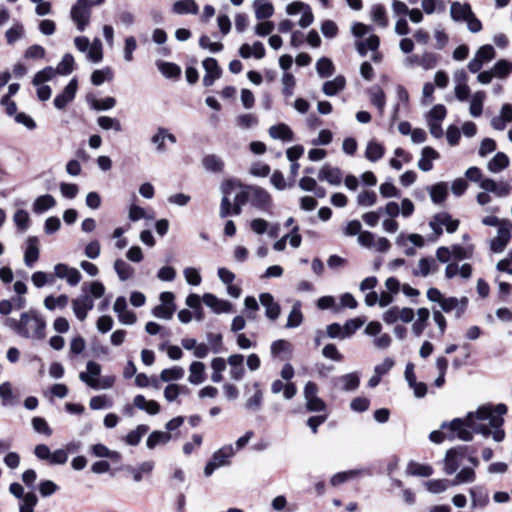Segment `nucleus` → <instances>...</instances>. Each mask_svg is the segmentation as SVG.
Segmentation results:
<instances>
[{
	"label": "nucleus",
	"instance_id": "obj_17",
	"mask_svg": "<svg viewBox=\"0 0 512 512\" xmlns=\"http://www.w3.org/2000/svg\"><path fill=\"white\" fill-rule=\"evenodd\" d=\"M203 302L210 307L215 313L229 312L231 310V303L225 300L218 299L215 295L206 293L203 296Z\"/></svg>",
	"mask_w": 512,
	"mask_h": 512
},
{
	"label": "nucleus",
	"instance_id": "obj_30",
	"mask_svg": "<svg viewBox=\"0 0 512 512\" xmlns=\"http://www.w3.org/2000/svg\"><path fill=\"white\" fill-rule=\"evenodd\" d=\"M384 153H385V148L381 143L376 142L374 140L368 142L366 151H365V157L369 161L376 162V161L380 160L384 156Z\"/></svg>",
	"mask_w": 512,
	"mask_h": 512
},
{
	"label": "nucleus",
	"instance_id": "obj_22",
	"mask_svg": "<svg viewBox=\"0 0 512 512\" xmlns=\"http://www.w3.org/2000/svg\"><path fill=\"white\" fill-rule=\"evenodd\" d=\"M172 11L178 15L193 14L196 15L199 12V7L195 0H179L176 1L172 6Z\"/></svg>",
	"mask_w": 512,
	"mask_h": 512
},
{
	"label": "nucleus",
	"instance_id": "obj_1",
	"mask_svg": "<svg viewBox=\"0 0 512 512\" xmlns=\"http://www.w3.org/2000/svg\"><path fill=\"white\" fill-rule=\"evenodd\" d=\"M4 325L18 336L26 339L42 340L46 336V320L36 310H29L20 315V319L8 317Z\"/></svg>",
	"mask_w": 512,
	"mask_h": 512
},
{
	"label": "nucleus",
	"instance_id": "obj_52",
	"mask_svg": "<svg viewBox=\"0 0 512 512\" xmlns=\"http://www.w3.org/2000/svg\"><path fill=\"white\" fill-rule=\"evenodd\" d=\"M492 72L496 77L505 78L512 72V62L501 59L495 63Z\"/></svg>",
	"mask_w": 512,
	"mask_h": 512
},
{
	"label": "nucleus",
	"instance_id": "obj_19",
	"mask_svg": "<svg viewBox=\"0 0 512 512\" xmlns=\"http://www.w3.org/2000/svg\"><path fill=\"white\" fill-rule=\"evenodd\" d=\"M371 103L378 109L380 115L384 113L386 105V95L382 88L378 85L371 87L368 90Z\"/></svg>",
	"mask_w": 512,
	"mask_h": 512
},
{
	"label": "nucleus",
	"instance_id": "obj_23",
	"mask_svg": "<svg viewBox=\"0 0 512 512\" xmlns=\"http://www.w3.org/2000/svg\"><path fill=\"white\" fill-rule=\"evenodd\" d=\"M39 258L38 240L36 237L28 238V246L24 254V262L27 267H32Z\"/></svg>",
	"mask_w": 512,
	"mask_h": 512
},
{
	"label": "nucleus",
	"instance_id": "obj_63",
	"mask_svg": "<svg viewBox=\"0 0 512 512\" xmlns=\"http://www.w3.org/2000/svg\"><path fill=\"white\" fill-rule=\"evenodd\" d=\"M483 63L491 61L495 57V49L492 45L481 46L475 54Z\"/></svg>",
	"mask_w": 512,
	"mask_h": 512
},
{
	"label": "nucleus",
	"instance_id": "obj_6",
	"mask_svg": "<svg viewBox=\"0 0 512 512\" xmlns=\"http://www.w3.org/2000/svg\"><path fill=\"white\" fill-rule=\"evenodd\" d=\"M234 454L232 446H225L214 452L212 458L207 462L204 468L205 476L209 477L213 472L229 463V458Z\"/></svg>",
	"mask_w": 512,
	"mask_h": 512
},
{
	"label": "nucleus",
	"instance_id": "obj_33",
	"mask_svg": "<svg viewBox=\"0 0 512 512\" xmlns=\"http://www.w3.org/2000/svg\"><path fill=\"white\" fill-rule=\"evenodd\" d=\"M418 267L419 270H414L413 275H421L423 277H427L430 273L436 271L438 265L436 264V261L433 258L424 257L419 260Z\"/></svg>",
	"mask_w": 512,
	"mask_h": 512
},
{
	"label": "nucleus",
	"instance_id": "obj_5",
	"mask_svg": "<svg viewBox=\"0 0 512 512\" xmlns=\"http://www.w3.org/2000/svg\"><path fill=\"white\" fill-rule=\"evenodd\" d=\"M90 0H77L71 8V18L79 31H84L90 22Z\"/></svg>",
	"mask_w": 512,
	"mask_h": 512
},
{
	"label": "nucleus",
	"instance_id": "obj_16",
	"mask_svg": "<svg viewBox=\"0 0 512 512\" xmlns=\"http://www.w3.org/2000/svg\"><path fill=\"white\" fill-rule=\"evenodd\" d=\"M472 508H485L489 503L488 491L483 486H475L469 489Z\"/></svg>",
	"mask_w": 512,
	"mask_h": 512
},
{
	"label": "nucleus",
	"instance_id": "obj_57",
	"mask_svg": "<svg viewBox=\"0 0 512 512\" xmlns=\"http://www.w3.org/2000/svg\"><path fill=\"white\" fill-rule=\"evenodd\" d=\"M365 320L361 318L350 319L345 322L344 326H342L344 338H349L352 336L363 324Z\"/></svg>",
	"mask_w": 512,
	"mask_h": 512
},
{
	"label": "nucleus",
	"instance_id": "obj_35",
	"mask_svg": "<svg viewBox=\"0 0 512 512\" xmlns=\"http://www.w3.org/2000/svg\"><path fill=\"white\" fill-rule=\"evenodd\" d=\"M171 434L163 431H153L147 438L146 445L149 449H154L157 445L166 444L171 440Z\"/></svg>",
	"mask_w": 512,
	"mask_h": 512
},
{
	"label": "nucleus",
	"instance_id": "obj_49",
	"mask_svg": "<svg viewBox=\"0 0 512 512\" xmlns=\"http://www.w3.org/2000/svg\"><path fill=\"white\" fill-rule=\"evenodd\" d=\"M68 302H69V298L65 294L59 295L58 297H54V296L50 295L44 299V306L48 310H54L56 307H58V308L66 307Z\"/></svg>",
	"mask_w": 512,
	"mask_h": 512
},
{
	"label": "nucleus",
	"instance_id": "obj_7",
	"mask_svg": "<svg viewBox=\"0 0 512 512\" xmlns=\"http://www.w3.org/2000/svg\"><path fill=\"white\" fill-rule=\"evenodd\" d=\"M162 304L152 309V314L156 318L169 320L172 318L176 306L174 304V294L172 292H162L160 294Z\"/></svg>",
	"mask_w": 512,
	"mask_h": 512
},
{
	"label": "nucleus",
	"instance_id": "obj_29",
	"mask_svg": "<svg viewBox=\"0 0 512 512\" xmlns=\"http://www.w3.org/2000/svg\"><path fill=\"white\" fill-rule=\"evenodd\" d=\"M431 200L435 204L444 202L448 195V188L445 182H439L429 188Z\"/></svg>",
	"mask_w": 512,
	"mask_h": 512
},
{
	"label": "nucleus",
	"instance_id": "obj_21",
	"mask_svg": "<svg viewBox=\"0 0 512 512\" xmlns=\"http://www.w3.org/2000/svg\"><path fill=\"white\" fill-rule=\"evenodd\" d=\"M433 472L432 466L420 464L414 460L409 461L406 468V474L411 476L429 477Z\"/></svg>",
	"mask_w": 512,
	"mask_h": 512
},
{
	"label": "nucleus",
	"instance_id": "obj_55",
	"mask_svg": "<svg viewBox=\"0 0 512 512\" xmlns=\"http://www.w3.org/2000/svg\"><path fill=\"white\" fill-rule=\"evenodd\" d=\"M87 58L93 63H98L102 60V43L99 39H95L90 45Z\"/></svg>",
	"mask_w": 512,
	"mask_h": 512
},
{
	"label": "nucleus",
	"instance_id": "obj_24",
	"mask_svg": "<svg viewBox=\"0 0 512 512\" xmlns=\"http://www.w3.org/2000/svg\"><path fill=\"white\" fill-rule=\"evenodd\" d=\"M346 80L345 77L339 75L335 77L333 80L326 81L323 84L322 90L323 93L327 96H334L338 92L342 91L345 88Z\"/></svg>",
	"mask_w": 512,
	"mask_h": 512
},
{
	"label": "nucleus",
	"instance_id": "obj_15",
	"mask_svg": "<svg viewBox=\"0 0 512 512\" xmlns=\"http://www.w3.org/2000/svg\"><path fill=\"white\" fill-rule=\"evenodd\" d=\"M230 366V377L234 381H240L245 375L244 356L242 354L230 355L227 359Z\"/></svg>",
	"mask_w": 512,
	"mask_h": 512
},
{
	"label": "nucleus",
	"instance_id": "obj_45",
	"mask_svg": "<svg viewBox=\"0 0 512 512\" xmlns=\"http://www.w3.org/2000/svg\"><path fill=\"white\" fill-rule=\"evenodd\" d=\"M426 489L433 494H439L446 491L451 486V480L434 479L425 482Z\"/></svg>",
	"mask_w": 512,
	"mask_h": 512
},
{
	"label": "nucleus",
	"instance_id": "obj_44",
	"mask_svg": "<svg viewBox=\"0 0 512 512\" xmlns=\"http://www.w3.org/2000/svg\"><path fill=\"white\" fill-rule=\"evenodd\" d=\"M149 427L145 424L138 425L134 430L130 431L126 436V443L136 446L140 443L142 437L148 432Z\"/></svg>",
	"mask_w": 512,
	"mask_h": 512
},
{
	"label": "nucleus",
	"instance_id": "obj_48",
	"mask_svg": "<svg viewBox=\"0 0 512 512\" xmlns=\"http://www.w3.org/2000/svg\"><path fill=\"white\" fill-rule=\"evenodd\" d=\"M184 374H185V371L182 367L174 366L172 368L162 370L160 373V379L163 382L180 380L183 378Z\"/></svg>",
	"mask_w": 512,
	"mask_h": 512
},
{
	"label": "nucleus",
	"instance_id": "obj_25",
	"mask_svg": "<svg viewBox=\"0 0 512 512\" xmlns=\"http://www.w3.org/2000/svg\"><path fill=\"white\" fill-rule=\"evenodd\" d=\"M190 375L188 381L191 384L198 385L205 380V365L202 362L194 361L189 367Z\"/></svg>",
	"mask_w": 512,
	"mask_h": 512
},
{
	"label": "nucleus",
	"instance_id": "obj_42",
	"mask_svg": "<svg viewBox=\"0 0 512 512\" xmlns=\"http://www.w3.org/2000/svg\"><path fill=\"white\" fill-rule=\"evenodd\" d=\"M114 77L113 70L110 67L93 71L91 75V82L95 86H100L104 81H111Z\"/></svg>",
	"mask_w": 512,
	"mask_h": 512
},
{
	"label": "nucleus",
	"instance_id": "obj_59",
	"mask_svg": "<svg viewBox=\"0 0 512 512\" xmlns=\"http://www.w3.org/2000/svg\"><path fill=\"white\" fill-rule=\"evenodd\" d=\"M54 75H55V70L52 67H50V66L45 67L44 69H42L41 71L37 72L34 75L32 83L35 86H39L42 83L51 80Z\"/></svg>",
	"mask_w": 512,
	"mask_h": 512
},
{
	"label": "nucleus",
	"instance_id": "obj_31",
	"mask_svg": "<svg viewBox=\"0 0 512 512\" xmlns=\"http://www.w3.org/2000/svg\"><path fill=\"white\" fill-rule=\"evenodd\" d=\"M156 65L159 71L166 78L176 79L179 78L181 75V68L175 63L158 60L156 62Z\"/></svg>",
	"mask_w": 512,
	"mask_h": 512
},
{
	"label": "nucleus",
	"instance_id": "obj_26",
	"mask_svg": "<svg viewBox=\"0 0 512 512\" xmlns=\"http://www.w3.org/2000/svg\"><path fill=\"white\" fill-rule=\"evenodd\" d=\"M417 316V320L412 325V332L416 337H419L426 328L427 321L430 317V311L427 308H419L417 310Z\"/></svg>",
	"mask_w": 512,
	"mask_h": 512
},
{
	"label": "nucleus",
	"instance_id": "obj_56",
	"mask_svg": "<svg viewBox=\"0 0 512 512\" xmlns=\"http://www.w3.org/2000/svg\"><path fill=\"white\" fill-rule=\"evenodd\" d=\"M154 468L153 461H145L142 462L137 468H131V472L133 474V480L135 482H140L142 480L143 474H149Z\"/></svg>",
	"mask_w": 512,
	"mask_h": 512
},
{
	"label": "nucleus",
	"instance_id": "obj_54",
	"mask_svg": "<svg viewBox=\"0 0 512 512\" xmlns=\"http://www.w3.org/2000/svg\"><path fill=\"white\" fill-rule=\"evenodd\" d=\"M74 57L70 53H66L57 66V73L61 75H69L74 69Z\"/></svg>",
	"mask_w": 512,
	"mask_h": 512
},
{
	"label": "nucleus",
	"instance_id": "obj_11",
	"mask_svg": "<svg viewBox=\"0 0 512 512\" xmlns=\"http://www.w3.org/2000/svg\"><path fill=\"white\" fill-rule=\"evenodd\" d=\"M332 384L334 387L342 391L351 392L358 389L360 385V378L356 372H352L333 378Z\"/></svg>",
	"mask_w": 512,
	"mask_h": 512
},
{
	"label": "nucleus",
	"instance_id": "obj_37",
	"mask_svg": "<svg viewBox=\"0 0 512 512\" xmlns=\"http://www.w3.org/2000/svg\"><path fill=\"white\" fill-rule=\"evenodd\" d=\"M371 19L382 28H386L389 23L386 9L381 4H375L371 7Z\"/></svg>",
	"mask_w": 512,
	"mask_h": 512
},
{
	"label": "nucleus",
	"instance_id": "obj_18",
	"mask_svg": "<svg viewBox=\"0 0 512 512\" xmlns=\"http://www.w3.org/2000/svg\"><path fill=\"white\" fill-rule=\"evenodd\" d=\"M472 14L471 6L468 3L453 2L451 4L450 15L455 21H466Z\"/></svg>",
	"mask_w": 512,
	"mask_h": 512
},
{
	"label": "nucleus",
	"instance_id": "obj_8",
	"mask_svg": "<svg viewBox=\"0 0 512 512\" xmlns=\"http://www.w3.org/2000/svg\"><path fill=\"white\" fill-rule=\"evenodd\" d=\"M512 224L507 221H503L497 231V236L490 241V249L494 253L502 252L508 245L511 238Z\"/></svg>",
	"mask_w": 512,
	"mask_h": 512
},
{
	"label": "nucleus",
	"instance_id": "obj_32",
	"mask_svg": "<svg viewBox=\"0 0 512 512\" xmlns=\"http://www.w3.org/2000/svg\"><path fill=\"white\" fill-rule=\"evenodd\" d=\"M434 220L445 226L448 233H454L459 227V221L452 219L451 215L447 212H440L434 215Z\"/></svg>",
	"mask_w": 512,
	"mask_h": 512
},
{
	"label": "nucleus",
	"instance_id": "obj_41",
	"mask_svg": "<svg viewBox=\"0 0 512 512\" xmlns=\"http://www.w3.org/2000/svg\"><path fill=\"white\" fill-rule=\"evenodd\" d=\"M458 449H449L445 455L444 471L447 475L454 474L458 468L459 463L457 460Z\"/></svg>",
	"mask_w": 512,
	"mask_h": 512
},
{
	"label": "nucleus",
	"instance_id": "obj_2",
	"mask_svg": "<svg viewBox=\"0 0 512 512\" xmlns=\"http://www.w3.org/2000/svg\"><path fill=\"white\" fill-rule=\"evenodd\" d=\"M449 427L451 434L448 435L450 440L455 438L454 432H457V438L463 441H471L473 432L482 434L484 437L490 436V429L487 424L474 422V414L468 413L464 420L460 418L453 419L449 424L444 422L441 429Z\"/></svg>",
	"mask_w": 512,
	"mask_h": 512
},
{
	"label": "nucleus",
	"instance_id": "obj_20",
	"mask_svg": "<svg viewBox=\"0 0 512 512\" xmlns=\"http://www.w3.org/2000/svg\"><path fill=\"white\" fill-rule=\"evenodd\" d=\"M134 406L140 410L146 411L150 415H156L160 412V405L155 400H146L143 395H136L134 397Z\"/></svg>",
	"mask_w": 512,
	"mask_h": 512
},
{
	"label": "nucleus",
	"instance_id": "obj_38",
	"mask_svg": "<svg viewBox=\"0 0 512 512\" xmlns=\"http://www.w3.org/2000/svg\"><path fill=\"white\" fill-rule=\"evenodd\" d=\"M508 165H509L508 156L503 152H498L489 161L488 169L493 173H497V172L502 171L506 167H508Z\"/></svg>",
	"mask_w": 512,
	"mask_h": 512
},
{
	"label": "nucleus",
	"instance_id": "obj_13",
	"mask_svg": "<svg viewBox=\"0 0 512 512\" xmlns=\"http://www.w3.org/2000/svg\"><path fill=\"white\" fill-rule=\"evenodd\" d=\"M77 87V80L73 78L64 88L63 92L54 98V106L59 110L64 109L75 98Z\"/></svg>",
	"mask_w": 512,
	"mask_h": 512
},
{
	"label": "nucleus",
	"instance_id": "obj_47",
	"mask_svg": "<svg viewBox=\"0 0 512 512\" xmlns=\"http://www.w3.org/2000/svg\"><path fill=\"white\" fill-rule=\"evenodd\" d=\"M316 70L320 77L327 78L333 75L335 69L329 58L322 57L316 63Z\"/></svg>",
	"mask_w": 512,
	"mask_h": 512
},
{
	"label": "nucleus",
	"instance_id": "obj_43",
	"mask_svg": "<svg viewBox=\"0 0 512 512\" xmlns=\"http://www.w3.org/2000/svg\"><path fill=\"white\" fill-rule=\"evenodd\" d=\"M114 270L121 281L128 280L134 273V269L122 259L115 260Z\"/></svg>",
	"mask_w": 512,
	"mask_h": 512
},
{
	"label": "nucleus",
	"instance_id": "obj_28",
	"mask_svg": "<svg viewBox=\"0 0 512 512\" xmlns=\"http://www.w3.org/2000/svg\"><path fill=\"white\" fill-rule=\"evenodd\" d=\"M255 17L258 20L268 19L273 15L274 7L268 0H255Z\"/></svg>",
	"mask_w": 512,
	"mask_h": 512
},
{
	"label": "nucleus",
	"instance_id": "obj_36",
	"mask_svg": "<svg viewBox=\"0 0 512 512\" xmlns=\"http://www.w3.org/2000/svg\"><path fill=\"white\" fill-rule=\"evenodd\" d=\"M476 479V473L471 467L462 468L451 480V486H457L463 483H472Z\"/></svg>",
	"mask_w": 512,
	"mask_h": 512
},
{
	"label": "nucleus",
	"instance_id": "obj_58",
	"mask_svg": "<svg viewBox=\"0 0 512 512\" xmlns=\"http://www.w3.org/2000/svg\"><path fill=\"white\" fill-rule=\"evenodd\" d=\"M270 351L273 357H279L281 353L291 352V344L287 340L279 339L272 342Z\"/></svg>",
	"mask_w": 512,
	"mask_h": 512
},
{
	"label": "nucleus",
	"instance_id": "obj_51",
	"mask_svg": "<svg viewBox=\"0 0 512 512\" xmlns=\"http://www.w3.org/2000/svg\"><path fill=\"white\" fill-rule=\"evenodd\" d=\"M38 503V498L34 492H28L22 498L19 505V512H34V508Z\"/></svg>",
	"mask_w": 512,
	"mask_h": 512
},
{
	"label": "nucleus",
	"instance_id": "obj_27",
	"mask_svg": "<svg viewBox=\"0 0 512 512\" xmlns=\"http://www.w3.org/2000/svg\"><path fill=\"white\" fill-rule=\"evenodd\" d=\"M269 135L274 139H281L283 141L293 140L292 130L284 123L271 126L269 128Z\"/></svg>",
	"mask_w": 512,
	"mask_h": 512
},
{
	"label": "nucleus",
	"instance_id": "obj_53",
	"mask_svg": "<svg viewBox=\"0 0 512 512\" xmlns=\"http://www.w3.org/2000/svg\"><path fill=\"white\" fill-rule=\"evenodd\" d=\"M97 123L104 130L113 129L116 132L122 131V125L120 121L116 118H112L109 116H100L97 119Z\"/></svg>",
	"mask_w": 512,
	"mask_h": 512
},
{
	"label": "nucleus",
	"instance_id": "obj_10",
	"mask_svg": "<svg viewBox=\"0 0 512 512\" xmlns=\"http://www.w3.org/2000/svg\"><path fill=\"white\" fill-rule=\"evenodd\" d=\"M203 68L205 70L203 85L205 87H210L214 84L215 80L221 77L222 70L218 65L217 60L212 57H208L203 61Z\"/></svg>",
	"mask_w": 512,
	"mask_h": 512
},
{
	"label": "nucleus",
	"instance_id": "obj_4",
	"mask_svg": "<svg viewBox=\"0 0 512 512\" xmlns=\"http://www.w3.org/2000/svg\"><path fill=\"white\" fill-rule=\"evenodd\" d=\"M248 191L251 206L260 211L271 213L273 202L267 190L257 185H248Z\"/></svg>",
	"mask_w": 512,
	"mask_h": 512
},
{
	"label": "nucleus",
	"instance_id": "obj_34",
	"mask_svg": "<svg viewBox=\"0 0 512 512\" xmlns=\"http://www.w3.org/2000/svg\"><path fill=\"white\" fill-rule=\"evenodd\" d=\"M303 322V314L301 312V302L296 301L288 315L286 328H296Z\"/></svg>",
	"mask_w": 512,
	"mask_h": 512
},
{
	"label": "nucleus",
	"instance_id": "obj_62",
	"mask_svg": "<svg viewBox=\"0 0 512 512\" xmlns=\"http://www.w3.org/2000/svg\"><path fill=\"white\" fill-rule=\"evenodd\" d=\"M31 280L37 288H41L47 283H53L54 277L46 274L45 272L37 271L32 274Z\"/></svg>",
	"mask_w": 512,
	"mask_h": 512
},
{
	"label": "nucleus",
	"instance_id": "obj_60",
	"mask_svg": "<svg viewBox=\"0 0 512 512\" xmlns=\"http://www.w3.org/2000/svg\"><path fill=\"white\" fill-rule=\"evenodd\" d=\"M377 201V195L374 191H362L357 196V203L359 206L370 207Z\"/></svg>",
	"mask_w": 512,
	"mask_h": 512
},
{
	"label": "nucleus",
	"instance_id": "obj_12",
	"mask_svg": "<svg viewBox=\"0 0 512 512\" xmlns=\"http://www.w3.org/2000/svg\"><path fill=\"white\" fill-rule=\"evenodd\" d=\"M259 301L265 308V316L272 321L277 320L281 313V307L275 301L273 295L268 292L261 293L259 295Z\"/></svg>",
	"mask_w": 512,
	"mask_h": 512
},
{
	"label": "nucleus",
	"instance_id": "obj_39",
	"mask_svg": "<svg viewBox=\"0 0 512 512\" xmlns=\"http://www.w3.org/2000/svg\"><path fill=\"white\" fill-rule=\"evenodd\" d=\"M56 205V201L54 197L50 194H45L39 196L33 204V210L35 213H43L48 209L54 207Z\"/></svg>",
	"mask_w": 512,
	"mask_h": 512
},
{
	"label": "nucleus",
	"instance_id": "obj_14",
	"mask_svg": "<svg viewBox=\"0 0 512 512\" xmlns=\"http://www.w3.org/2000/svg\"><path fill=\"white\" fill-rule=\"evenodd\" d=\"M343 173L340 168L332 167L325 164L318 173L320 181H327L331 185H340L342 182Z\"/></svg>",
	"mask_w": 512,
	"mask_h": 512
},
{
	"label": "nucleus",
	"instance_id": "obj_64",
	"mask_svg": "<svg viewBox=\"0 0 512 512\" xmlns=\"http://www.w3.org/2000/svg\"><path fill=\"white\" fill-rule=\"evenodd\" d=\"M91 105L93 109L98 111L110 110L116 105V99L113 97H106L101 100L94 99Z\"/></svg>",
	"mask_w": 512,
	"mask_h": 512
},
{
	"label": "nucleus",
	"instance_id": "obj_3",
	"mask_svg": "<svg viewBox=\"0 0 512 512\" xmlns=\"http://www.w3.org/2000/svg\"><path fill=\"white\" fill-rule=\"evenodd\" d=\"M474 414V422L482 423V421H488V427L498 428L501 427L504 420L502 415L507 413V406L505 404H498L496 407L491 409L489 406H482L477 409Z\"/></svg>",
	"mask_w": 512,
	"mask_h": 512
},
{
	"label": "nucleus",
	"instance_id": "obj_61",
	"mask_svg": "<svg viewBox=\"0 0 512 512\" xmlns=\"http://www.w3.org/2000/svg\"><path fill=\"white\" fill-rule=\"evenodd\" d=\"M14 222L21 231H25L29 227V214L23 209H19L14 214Z\"/></svg>",
	"mask_w": 512,
	"mask_h": 512
},
{
	"label": "nucleus",
	"instance_id": "obj_9",
	"mask_svg": "<svg viewBox=\"0 0 512 512\" xmlns=\"http://www.w3.org/2000/svg\"><path fill=\"white\" fill-rule=\"evenodd\" d=\"M440 307L445 313L455 311V318L460 319L467 310L468 298L462 297L461 299H458L456 297H444Z\"/></svg>",
	"mask_w": 512,
	"mask_h": 512
},
{
	"label": "nucleus",
	"instance_id": "obj_50",
	"mask_svg": "<svg viewBox=\"0 0 512 512\" xmlns=\"http://www.w3.org/2000/svg\"><path fill=\"white\" fill-rule=\"evenodd\" d=\"M485 98L484 92H476L470 102V114L473 117H479L482 114V108H483V101Z\"/></svg>",
	"mask_w": 512,
	"mask_h": 512
},
{
	"label": "nucleus",
	"instance_id": "obj_40",
	"mask_svg": "<svg viewBox=\"0 0 512 512\" xmlns=\"http://www.w3.org/2000/svg\"><path fill=\"white\" fill-rule=\"evenodd\" d=\"M203 166L207 171L219 173L223 171L224 162L222 159L214 154L207 155L202 160Z\"/></svg>",
	"mask_w": 512,
	"mask_h": 512
},
{
	"label": "nucleus",
	"instance_id": "obj_46",
	"mask_svg": "<svg viewBox=\"0 0 512 512\" xmlns=\"http://www.w3.org/2000/svg\"><path fill=\"white\" fill-rule=\"evenodd\" d=\"M254 387L256 388V392L253 396H251L245 403V408L249 411L256 412L260 410L263 402V393L259 389V383H255Z\"/></svg>",
	"mask_w": 512,
	"mask_h": 512
}]
</instances>
